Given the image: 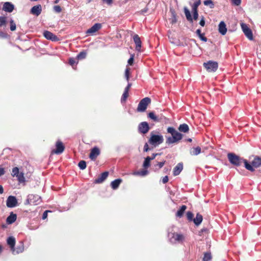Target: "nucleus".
<instances>
[{
    "mask_svg": "<svg viewBox=\"0 0 261 261\" xmlns=\"http://www.w3.org/2000/svg\"><path fill=\"white\" fill-rule=\"evenodd\" d=\"M201 149L199 146L193 147L190 151V154L192 155H197L201 153Z\"/></svg>",
    "mask_w": 261,
    "mask_h": 261,
    "instance_id": "nucleus-28",
    "label": "nucleus"
},
{
    "mask_svg": "<svg viewBox=\"0 0 261 261\" xmlns=\"http://www.w3.org/2000/svg\"><path fill=\"white\" fill-rule=\"evenodd\" d=\"M203 220L202 216L199 213H197L196 217L193 219V222L196 226L199 225Z\"/></svg>",
    "mask_w": 261,
    "mask_h": 261,
    "instance_id": "nucleus-23",
    "label": "nucleus"
},
{
    "mask_svg": "<svg viewBox=\"0 0 261 261\" xmlns=\"http://www.w3.org/2000/svg\"><path fill=\"white\" fill-rule=\"evenodd\" d=\"M16 177L17 178L19 182H24L25 180V178L22 173H19Z\"/></svg>",
    "mask_w": 261,
    "mask_h": 261,
    "instance_id": "nucleus-42",
    "label": "nucleus"
},
{
    "mask_svg": "<svg viewBox=\"0 0 261 261\" xmlns=\"http://www.w3.org/2000/svg\"><path fill=\"white\" fill-rule=\"evenodd\" d=\"M199 24L201 27H204L205 25V18H204V17L203 16H200V21H199Z\"/></svg>",
    "mask_w": 261,
    "mask_h": 261,
    "instance_id": "nucleus-49",
    "label": "nucleus"
},
{
    "mask_svg": "<svg viewBox=\"0 0 261 261\" xmlns=\"http://www.w3.org/2000/svg\"><path fill=\"white\" fill-rule=\"evenodd\" d=\"M5 173V169L1 166H0V176L4 175Z\"/></svg>",
    "mask_w": 261,
    "mask_h": 261,
    "instance_id": "nucleus-61",
    "label": "nucleus"
},
{
    "mask_svg": "<svg viewBox=\"0 0 261 261\" xmlns=\"http://www.w3.org/2000/svg\"><path fill=\"white\" fill-rule=\"evenodd\" d=\"M14 9V5L10 2H5L3 7V10L7 12H12Z\"/></svg>",
    "mask_w": 261,
    "mask_h": 261,
    "instance_id": "nucleus-16",
    "label": "nucleus"
},
{
    "mask_svg": "<svg viewBox=\"0 0 261 261\" xmlns=\"http://www.w3.org/2000/svg\"><path fill=\"white\" fill-rule=\"evenodd\" d=\"M132 86V84L129 83L128 82V84H127V85L126 86V87L124 89V90L125 91H129V89L130 88V87Z\"/></svg>",
    "mask_w": 261,
    "mask_h": 261,
    "instance_id": "nucleus-63",
    "label": "nucleus"
},
{
    "mask_svg": "<svg viewBox=\"0 0 261 261\" xmlns=\"http://www.w3.org/2000/svg\"><path fill=\"white\" fill-rule=\"evenodd\" d=\"M167 131L171 135H173V134L175 133L177 130L173 127L170 126L167 128Z\"/></svg>",
    "mask_w": 261,
    "mask_h": 261,
    "instance_id": "nucleus-48",
    "label": "nucleus"
},
{
    "mask_svg": "<svg viewBox=\"0 0 261 261\" xmlns=\"http://www.w3.org/2000/svg\"><path fill=\"white\" fill-rule=\"evenodd\" d=\"M184 12L185 14L186 17L187 19L191 23L193 22V18L191 14L190 11L187 8H184Z\"/></svg>",
    "mask_w": 261,
    "mask_h": 261,
    "instance_id": "nucleus-31",
    "label": "nucleus"
},
{
    "mask_svg": "<svg viewBox=\"0 0 261 261\" xmlns=\"http://www.w3.org/2000/svg\"><path fill=\"white\" fill-rule=\"evenodd\" d=\"M170 11L171 13V18L170 19L171 23L172 24L175 23L177 22L176 12L173 9H172L170 10Z\"/></svg>",
    "mask_w": 261,
    "mask_h": 261,
    "instance_id": "nucleus-32",
    "label": "nucleus"
},
{
    "mask_svg": "<svg viewBox=\"0 0 261 261\" xmlns=\"http://www.w3.org/2000/svg\"><path fill=\"white\" fill-rule=\"evenodd\" d=\"M187 208V206L185 205H182L179 210L177 211L176 213V216L179 218H181Z\"/></svg>",
    "mask_w": 261,
    "mask_h": 261,
    "instance_id": "nucleus-29",
    "label": "nucleus"
},
{
    "mask_svg": "<svg viewBox=\"0 0 261 261\" xmlns=\"http://www.w3.org/2000/svg\"><path fill=\"white\" fill-rule=\"evenodd\" d=\"M150 160L149 159V156H147L145 158V160L143 162V167L145 169L148 168L150 166Z\"/></svg>",
    "mask_w": 261,
    "mask_h": 261,
    "instance_id": "nucleus-35",
    "label": "nucleus"
},
{
    "mask_svg": "<svg viewBox=\"0 0 261 261\" xmlns=\"http://www.w3.org/2000/svg\"><path fill=\"white\" fill-rule=\"evenodd\" d=\"M149 172L147 170H143L141 171H137L134 173V175L144 176L148 174Z\"/></svg>",
    "mask_w": 261,
    "mask_h": 261,
    "instance_id": "nucleus-34",
    "label": "nucleus"
},
{
    "mask_svg": "<svg viewBox=\"0 0 261 261\" xmlns=\"http://www.w3.org/2000/svg\"><path fill=\"white\" fill-rule=\"evenodd\" d=\"M150 149L149 148L148 145L147 143H145L144 146L143 151L144 152L148 151Z\"/></svg>",
    "mask_w": 261,
    "mask_h": 261,
    "instance_id": "nucleus-57",
    "label": "nucleus"
},
{
    "mask_svg": "<svg viewBox=\"0 0 261 261\" xmlns=\"http://www.w3.org/2000/svg\"><path fill=\"white\" fill-rule=\"evenodd\" d=\"M134 41L136 44V49L137 51H140L141 47V41L139 36L136 34L133 37Z\"/></svg>",
    "mask_w": 261,
    "mask_h": 261,
    "instance_id": "nucleus-18",
    "label": "nucleus"
},
{
    "mask_svg": "<svg viewBox=\"0 0 261 261\" xmlns=\"http://www.w3.org/2000/svg\"><path fill=\"white\" fill-rule=\"evenodd\" d=\"M179 131L180 132L183 133H188L189 130V127L188 124L186 123H182L181 124H180L178 128Z\"/></svg>",
    "mask_w": 261,
    "mask_h": 261,
    "instance_id": "nucleus-30",
    "label": "nucleus"
},
{
    "mask_svg": "<svg viewBox=\"0 0 261 261\" xmlns=\"http://www.w3.org/2000/svg\"><path fill=\"white\" fill-rule=\"evenodd\" d=\"M24 250V246L23 242L20 241L19 242L16 247H14L11 250L12 253L13 255L18 254L22 253Z\"/></svg>",
    "mask_w": 261,
    "mask_h": 261,
    "instance_id": "nucleus-11",
    "label": "nucleus"
},
{
    "mask_svg": "<svg viewBox=\"0 0 261 261\" xmlns=\"http://www.w3.org/2000/svg\"><path fill=\"white\" fill-rule=\"evenodd\" d=\"M50 212H51V211H48V210H47V211H45V212H44V213L42 215V219H43V220L45 219L47 217V213H50Z\"/></svg>",
    "mask_w": 261,
    "mask_h": 261,
    "instance_id": "nucleus-55",
    "label": "nucleus"
},
{
    "mask_svg": "<svg viewBox=\"0 0 261 261\" xmlns=\"http://www.w3.org/2000/svg\"><path fill=\"white\" fill-rule=\"evenodd\" d=\"M10 30L12 31L16 30V24L13 19H11L10 21Z\"/></svg>",
    "mask_w": 261,
    "mask_h": 261,
    "instance_id": "nucleus-46",
    "label": "nucleus"
},
{
    "mask_svg": "<svg viewBox=\"0 0 261 261\" xmlns=\"http://www.w3.org/2000/svg\"><path fill=\"white\" fill-rule=\"evenodd\" d=\"M193 13V20H197L198 18V11H192Z\"/></svg>",
    "mask_w": 261,
    "mask_h": 261,
    "instance_id": "nucleus-52",
    "label": "nucleus"
},
{
    "mask_svg": "<svg viewBox=\"0 0 261 261\" xmlns=\"http://www.w3.org/2000/svg\"><path fill=\"white\" fill-rule=\"evenodd\" d=\"M41 202V197L38 195L30 194L28 196L26 203L31 205H38Z\"/></svg>",
    "mask_w": 261,
    "mask_h": 261,
    "instance_id": "nucleus-6",
    "label": "nucleus"
},
{
    "mask_svg": "<svg viewBox=\"0 0 261 261\" xmlns=\"http://www.w3.org/2000/svg\"><path fill=\"white\" fill-rule=\"evenodd\" d=\"M151 102V99L146 97L140 100L139 102L137 111L139 112H144L147 107V106Z\"/></svg>",
    "mask_w": 261,
    "mask_h": 261,
    "instance_id": "nucleus-5",
    "label": "nucleus"
},
{
    "mask_svg": "<svg viewBox=\"0 0 261 261\" xmlns=\"http://www.w3.org/2000/svg\"><path fill=\"white\" fill-rule=\"evenodd\" d=\"M98 31V23H95L91 28L88 29L86 34L88 35H93Z\"/></svg>",
    "mask_w": 261,
    "mask_h": 261,
    "instance_id": "nucleus-24",
    "label": "nucleus"
},
{
    "mask_svg": "<svg viewBox=\"0 0 261 261\" xmlns=\"http://www.w3.org/2000/svg\"><path fill=\"white\" fill-rule=\"evenodd\" d=\"M102 2L108 6H111L113 3V0H102Z\"/></svg>",
    "mask_w": 261,
    "mask_h": 261,
    "instance_id": "nucleus-56",
    "label": "nucleus"
},
{
    "mask_svg": "<svg viewBox=\"0 0 261 261\" xmlns=\"http://www.w3.org/2000/svg\"><path fill=\"white\" fill-rule=\"evenodd\" d=\"M19 173V169L17 167H14L12 169L11 175L13 177H16Z\"/></svg>",
    "mask_w": 261,
    "mask_h": 261,
    "instance_id": "nucleus-44",
    "label": "nucleus"
},
{
    "mask_svg": "<svg viewBox=\"0 0 261 261\" xmlns=\"http://www.w3.org/2000/svg\"><path fill=\"white\" fill-rule=\"evenodd\" d=\"M242 30L246 36V37L250 40L253 39V36L252 30L245 23H241V24Z\"/></svg>",
    "mask_w": 261,
    "mask_h": 261,
    "instance_id": "nucleus-10",
    "label": "nucleus"
},
{
    "mask_svg": "<svg viewBox=\"0 0 261 261\" xmlns=\"http://www.w3.org/2000/svg\"><path fill=\"white\" fill-rule=\"evenodd\" d=\"M125 76L127 82L129 81V70L128 68H126L125 71Z\"/></svg>",
    "mask_w": 261,
    "mask_h": 261,
    "instance_id": "nucleus-53",
    "label": "nucleus"
},
{
    "mask_svg": "<svg viewBox=\"0 0 261 261\" xmlns=\"http://www.w3.org/2000/svg\"><path fill=\"white\" fill-rule=\"evenodd\" d=\"M98 156V147L95 146L91 151L89 154V158L91 161L88 163L90 165L89 166L90 170H92V166L94 165L96 163H95V160Z\"/></svg>",
    "mask_w": 261,
    "mask_h": 261,
    "instance_id": "nucleus-8",
    "label": "nucleus"
},
{
    "mask_svg": "<svg viewBox=\"0 0 261 261\" xmlns=\"http://www.w3.org/2000/svg\"><path fill=\"white\" fill-rule=\"evenodd\" d=\"M17 219L16 214L11 212L10 215L7 218L6 222L8 224H11L14 223Z\"/></svg>",
    "mask_w": 261,
    "mask_h": 261,
    "instance_id": "nucleus-22",
    "label": "nucleus"
},
{
    "mask_svg": "<svg viewBox=\"0 0 261 261\" xmlns=\"http://www.w3.org/2000/svg\"><path fill=\"white\" fill-rule=\"evenodd\" d=\"M148 117L153 120L154 122H160L162 120L161 117L156 116L153 112H150L148 114Z\"/></svg>",
    "mask_w": 261,
    "mask_h": 261,
    "instance_id": "nucleus-27",
    "label": "nucleus"
},
{
    "mask_svg": "<svg viewBox=\"0 0 261 261\" xmlns=\"http://www.w3.org/2000/svg\"><path fill=\"white\" fill-rule=\"evenodd\" d=\"M18 202L16 198L14 196H9L6 201L8 207L12 208L17 205Z\"/></svg>",
    "mask_w": 261,
    "mask_h": 261,
    "instance_id": "nucleus-13",
    "label": "nucleus"
},
{
    "mask_svg": "<svg viewBox=\"0 0 261 261\" xmlns=\"http://www.w3.org/2000/svg\"><path fill=\"white\" fill-rule=\"evenodd\" d=\"M54 10L57 13H60L62 11V9L60 6L56 5L54 7Z\"/></svg>",
    "mask_w": 261,
    "mask_h": 261,
    "instance_id": "nucleus-51",
    "label": "nucleus"
},
{
    "mask_svg": "<svg viewBox=\"0 0 261 261\" xmlns=\"http://www.w3.org/2000/svg\"><path fill=\"white\" fill-rule=\"evenodd\" d=\"M7 243L10 248L11 251L15 247L16 244L15 238L13 236L9 237L7 239Z\"/></svg>",
    "mask_w": 261,
    "mask_h": 261,
    "instance_id": "nucleus-21",
    "label": "nucleus"
},
{
    "mask_svg": "<svg viewBox=\"0 0 261 261\" xmlns=\"http://www.w3.org/2000/svg\"><path fill=\"white\" fill-rule=\"evenodd\" d=\"M193 214L192 212L191 211H188L187 213V219L189 221H193Z\"/></svg>",
    "mask_w": 261,
    "mask_h": 261,
    "instance_id": "nucleus-45",
    "label": "nucleus"
},
{
    "mask_svg": "<svg viewBox=\"0 0 261 261\" xmlns=\"http://www.w3.org/2000/svg\"><path fill=\"white\" fill-rule=\"evenodd\" d=\"M7 37V34L2 32V31H0V38H6Z\"/></svg>",
    "mask_w": 261,
    "mask_h": 261,
    "instance_id": "nucleus-64",
    "label": "nucleus"
},
{
    "mask_svg": "<svg viewBox=\"0 0 261 261\" xmlns=\"http://www.w3.org/2000/svg\"><path fill=\"white\" fill-rule=\"evenodd\" d=\"M169 180V178H168V176H164L163 179H162V182L163 184H166V182H168Z\"/></svg>",
    "mask_w": 261,
    "mask_h": 261,
    "instance_id": "nucleus-62",
    "label": "nucleus"
},
{
    "mask_svg": "<svg viewBox=\"0 0 261 261\" xmlns=\"http://www.w3.org/2000/svg\"><path fill=\"white\" fill-rule=\"evenodd\" d=\"M128 96V91H124L123 93L121 98V103H124L126 102V99Z\"/></svg>",
    "mask_w": 261,
    "mask_h": 261,
    "instance_id": "nucleus-36",
    "label": "nucleus"
},
{
    "mask_svg": "<svg viewBox=\"0 0 261 261\" xmlns=\"http://www.w3.org/2000/svg\"><path fill=\"white\" fill-rule=\"evenodd\" d=\"M148 123L146 121L141 122L138 125V132L143 134H146L149 130Z\"/></svg>",
    "mask_w": 261,
    "mask_h": 261,
    "instance_id": "nucleus-12",
    "label": "nucleus"
},
{
    "mask_svg": "<svg viewBox=\"0 0 261 261\" xmlns=\"http://www.w3.org/2000/svg\"><path fill=\"white\" fill-rule=\"evenodd\" d=\"M199 38L201 41H203L204 42H206L207 41V39L206 37L204 36V34H202L201 35L199 36Z\"/></svg>",
    "mask_w": 261,
    "mask_h": 261,
    "instance_id": "nucleus-54",
    "label": "nucleus"
},
{
    "mask_svg": "<svg viewBox=\"0 0 261 261\" xmlns=\"http://www.w3.org/2000/svg\"><path fill=\"white\" fill-rule=\"evenodd\" d=\"M69 63L70 65H71L72 67H73V66L75 65V64H77V62H76V60L74 58H71L69 59Z\"/></svg>",
    "mask_w": 261,
    "mask_h": 261,
    "instance_id": "nucleus-50",
    "label": "nucleus"
},
{
    "mask_svg": "<svg viewBox=\"0 0 261 261\" xmlns=\"http://www.w3.org/2000/svg\"><path fill=\"white\" fill-rule=\"evenodd\" d=\"M42 11V7L40 5H38L33 7L31 10V13L37 16H39Z\"/></svg>",
    "mask_w": 261,
    "mask_h": 261,
    "instance_id": "nucleus-17",
    "label": "nucleus"
},
{
    "mask_svg": "<svg viewBox=\"0 0 261 261\" xmlns=\"http://www.w3.org/2000/svg\"><path fill=\"white\" fill-rule=\"evenodd\" d=\"M169 241L172 244L180 243L185 239L183 234L175 232H170L168 235Z\"/></svg>",
    "mask_w": 261,
    "mask_h": 261,
    "instance_id": "nucleus-4",
    "label": "nucleus"
},
{
    "mask_svg": "<svg viewBox=\"0 0 261 261\" xmlns=\"http://www.w3.org/2000/svg\"><path fill=\"white\" fill-rule=\"evenodd\" d=\"M212 259V255L211 253L206 252L204 254L203 261H210Z\"/></svg>",
    "mask_w": 261,
    "mask_h": 261,
    "instance_id": "nucleus-40",
    "label": "nucleus"
},
{
    "mask_svg": "<svg viewBox=\"0 0 261 261\" xmlns=\"http://www.w3.org/2000/svg\"><path fill=\"white\" fill-rule=\"evenodd\" d=\"M160 153H152V155L151 156H149L150 160L152 161V160H154L156 156H158V155H160Z\"/></svg>",
    "mask_w": 261,
    "mask_h": 261,
    "instance_id": "nucleus-60",
    "label": "nucleus"
},
{
    "mask_svg": "<svg viewBox=\"0 0 261 261\" xmlns=\"http://www.w3.org/2000/svg\"><path fill=\"white\" fill-rule=\"evenodd\" d=\"M201 3V0H195V2L191 5L192 11H198V7Z\"/></svg>",
    "mask_w": 261,
    "mask_h": 261,
    "instance_id": "nucleus-33",
    "label": "nucleus"
},
{
    "mask_svg": "<svg viewBox=\"0 0 261 261\" xmlns=\"http://www.w3.org/2000/svg\"><path fill=\"white\" fill-rule=\"evenodd\" d=\"M203 4L205 6H208L211 9H213L215 7V4L212 0H205Z\"/></svg>",
    "mask_w": 261,
    "mask_h": 261,
    "instance_id": "nucleus-38",
    "label": "nucleus"
},
{
    "mask_svg": "<svg viewBox=\"0 0 261 261\" xmlns=\"http://www.w3.org/2000/svg\"><path fill=\"white\" fill-rule=\"evenodd\" d=\"M249 165L252 167V169L247 170L252 172H254L255 168H257L261 166V156L255 155L253 161L251 163L249 162Z\"/></svg>",
    "mask_w": 261,
    "mask_h": 261,
    "instance_id": "nucleus-9",
    "label": "nucleus"
},
{
    "mask_svg": "<svg viewBox=\"0 0 261 261\" xmlns=\"http://www.w3.org/2000/svg\"><path fill=\"white\" fill-rule=\"evenodd\" d=\"M165 160H163V161L160 162H156V163L155 164H154L152 166L153 171L156 172L158 171L159 169H161L165 165Z\"/></svg>",
    "mask_w": 261,
    "mask_h": 261,
    "instance_id": "nucleus-25",
    "label": "nucleus"
},
{
    "mask_svg": "<svg viewBox=\"0 0 261 261\" xmlns=\"http://www.w3.org/2000/svg\"><path fill=\"white\" fill-rule=\"evenodd\" d=\"M231 4L236 6H239L241 5L242 0H230Z\"/></svg>",
    "mask_w": 261,
    "mask_h": 261,
    "instance_id": "nucleus-47",
    "label": "nucleus"
},
{
    "mask_svg": "<svg viewBox=\"0 0 261 261\" xmlns=\"http://www.w3.org/2000/svg\"><path fill=\"white\" fill-rule=\"evenodd\" d=\"M56 149L52 150V152L57 154L62 153L65 149L63 144L60 140L57 141L56 143Z\"/></svg>",
    "mask_w": 261,
    "mask_h": 261,
    "instance_id": "nucleus-14",
    "label": "nucleus"
},
{
    "mask_svg": "<svg viewBox=\"0 0 261 261\" xmlns=\"http://www.w3.org/2000/svg\"><path fill=\"white\" fill-rule=\"evenodd\" d=\"M227 158L230 163L236 167H240L244 164L246 169H252V167L249 165V162L234 153L230 152L227 154Z\"/></svg>",
    "mask_w": 261,
    "mask_h": 261,
    "instance_id": "nucleus-1",
    "label": "nucleus"
},
{
    "mask_svg": "<svg viewBox=\"0 0 261 261\" xmlns=\"http://www.w3.org/2000/svg\"><path fill=\"white\" fill-rule=\"evenodd\" d=\"M183 169V164L182 163H179L174 168L173 170V174L174 176H177L180 174Z\"/></svg>",
    "mask_w": 261,
    "mask_h": 261,
    "instance_id": "nucleus-19",
    "label": "nucleus"
},
{
    "mask_svg": "<svg viewBox=\"0 0 261 261\" xmlns=\"http://www.w3.org/2000/svg\"><path fill=\"white\" fill-rule=\"evenodd\" d=\"M203 67L208 72H215L218 68V63L216 61L210 60L204 63Z\"/></svg>",
    "mask_w": 261,
    "mask_h": 261,
    "instance_id": "nucleus-7",
    "label": "nucleus"
},
{
    "mask_svg": "<svg viewBox=\"0 0 261 261\" xmlns=\"http://www.w3.org/2000/svg\"><path fill=\"white\" fill-rule=\"evenodd\" d=\"M121 182H122V179L120 178H117V179L114 180L111 183V186L113 190H116V189H118V188L119 187V186Z\"/></svg>",
    "mask_w": 261,
    "mask_h": 261,
    "instance_id": "nucleus-26",
    "label": "nucleus"
},
{
    "mask_svg": "<svg viewBox=\"0 0 261 261\" xmlns=\"http://www.w3.org/2000/svg\"><path fill=\"white\" fill-rule=\"evenodd\" d=\"M164 142V138L162 135H155L153 132L150 133V137L148 143L154 147L158 146Z\"/></svg>",
    "mask_w": 261,
    "mask_h": 261,
    "instance_id": "nucleus-2",
    "label": "nucleus"
},
{
    "mask_svg": "<svg viewBox=\"0 0 261 261\" xmlns=\"http://www.w3.org/2000/svg\"><path fill=\"white\" fill-rule=\"evenodd\" d=\"M183 135L180 133L176 131L175 133L171 135V136L166 137V144L168 145L178 143L182 139Z\"/></svg>",
    "mask_w": 261,
    "mask_h": 261,
    "instance_id": "nucleus-3",
    "label": "nucleus"
},
{
    "mask_svg": "<svg viewBox=\"0 0 261 261\" xmlns=\"http://www.w3.org/2000/svg\"><path fill=\"white\" fill-rule=\"evenodd\" d=\"M108 175V171H105L101 173V176L99 177V183L103 181L107 178Z\"/></svg>",
    "mask_w": 261,
    "mask_h": 261,
    "instance_id": "nucleus-37",
    "label": "nucleus"
},
{
    "mask_svg": "<svg viewBox=\"0 0 261 261\" xmlns=\"http://www.w3.org/2000/svg\"><path fill=\"white\" fill-rule=\"evenodd\" d=\"M86 53L85 51H82L80 52L79 54H77V55L76 56V59L77 60H83L86 57Z\"/></svg>",
    "mask_w": 261,
    "mask_h": 261,
    "instance_id": "nucleus-39",
    "label": "nucleus"
},
{
    "mask_svg": "<svg viewBox=\"0 0 261 261\" xmlns=\"http://www.w3.org/2000/svg\"><path fill=\"white\" fill-rule=\"evenodd\" d=\"M218 27L219 32L222 35H225L227 32V28L225 22L221 21L219 23Z\"/></svg>",
    "mask_w": 261,
    "mask_h": 261,
    "instance_id": "nucleus-20",
    "label": "nucleus"
},
{
    "mask_svg": "<svg viewBox=\"0 0 261 261\" xmlns=\"http://www.w3.org/2000/svg\"><path fill=\"white\" fill-rule=\"evenodd\" d=\"M43 36L46 39L52 41H57L59 40L56 35L48 31H45L43 32Z\"/></svg>",
    "mask_w": 261,
    "mask_h": 261,
    "instance_id": "nucleus-15",
    "label": "nucleus"
},
{
    "mask_svg": "<svg viewBox=\"0 0 261 261\" xmlns=\"http://www.w3.org/2000/svg\"><path fill=\"white\" fill-rule=\"evenodd\" d=\"M134 56L132 55L130 58L128 60L127 63L129 65H132L133 64L134 62Z\"/></svg>",
    "mask_w": 261,
    "mask_h": 261,
    "instance_id": "nucleus-58",
    "label": "nucleus"
},
{
    "mask_svg": "<svg viewBox=\"0 0 261 261\" xmlns=\"http://www.w3.org/2000/svg\"><path fill=\"white\" fill-rule=\"evenodd\" d=\"M6 17L5 16H0V27L5 26L6 25Z\"/></svg>",
    "mask_w": 261,
    "mask_h": 261,
    "instance_id": "nucleus-43",
    "label": "nucleus"
},
{
    "mask_svg": "<svg viewBox=\"0 0 261 261\" xmlns=\"http://www.w3.org/2000/svg\"><path fill=\"white\" fill-rule=\"evenodd\" d=\"M148 10V8L147 7H146L144 9H142L139 12V13H140V14H142L143 15V14L146 13V12H147Z\"/></svg>",
    "mask_w": 261,
    "mask_h": 261,
    "instance_id": "nucleus-59",
    "label": "nucleus"
},
{
    "mask_svg": "<svg viewBox=\"0 0 261 261\" xmlns=\"http://www.w3.org/2000/svg\"><path fill=\"white\" fill-rule=\"evenodd\" d=\"M78 166L80 169L84 170L86 168V162L84 160H82L79 162Z\"/></svg>",
    "mask_w": 261,
    "mask_h": 261,
    "instance_id": "nucleus-41",
    "label": "nucleus"
}]
</instances>
